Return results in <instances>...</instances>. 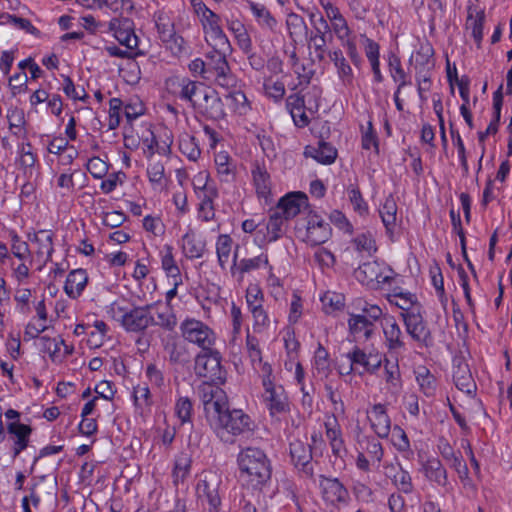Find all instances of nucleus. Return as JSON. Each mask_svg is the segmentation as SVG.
I'll use <instances>...</instances> for the list:
<instances>
[{"instance_id": "obj_55", "label": "nucleus", "mask_w": 512, "mask_h": 512, "mask_svg": "<svg viewBox=\"0 0 512 512\" xmlns=\"http://www.w3.org/2000/svg\"><path fill=\"white\" fill-rule=\"evenodd\" d=\"M392 443L401 453L410 451V441L406 432L400 426H394L392 433Z\"/></svg>"}, {"instance_id": "obj_61", "label": "nucleus", "mask_w": 512, "mask_h": 512, "mask_svg": "<svg viewBox=\"0 0 512 512\" xmlns=\"http://www.w3.org/2000/svg\"><path fill=\"white\" fill-rule=\"evenodd\" d=\"M364 49L370 65L380 63V46L378 43L364 36Z\"/></svg>"}, {"instance_id": "obj_20", "label": "nucleus", "mask_w": 512, "mask_h": 512, "mask_svg": "<svg viewBox=\"0 0 512 512\" xmlns=\"http://www.w3.org/2000/svg\"><path fill=\"white\" fill-rule=\"evenodd\" d=\"M263 398L271 415L283 413L288 407L283 387L275 386L272 381L266 380Z\"/></svg>"}, {"instance_id": "obj_12", "label": "nucleus", "mask_w": 512, "mask_h": 512, "mask_svg": "<svg viewBox=\"0 0 512 512\" xmlns=\"http://www.w3.org/2000/svg\"><path fill=\"white\" fill-rule=\"evenodd\" d=\"M407 334L422 346L431 340V332L421 312V308L411 312H401Z\"/></svg>"}, {"instance_id": "obj_10", "label": "nucleus", "mask_w": 512, "mask_h": 512, "mask_svg": "<svg viewBox=\"0 0 512 512\" xmlns=\"http://www.w3.org/2000/svg\"><path fill=\"white\" fill-rule=\"evenodd\" d=\"M195 372L200 377L222 383L225 380V371L221 366L219 352L210 348L198 354L195 359Z\"/></svg>"}, {"instance_id": "obj_11", "label": "nucleus", "mask_w": 512, "mask_h": 512, "mask_svg": "<svg viewBox=\"0 0 512 512\" xmlns=\"http://www.w3.org/2000/svg\"><path fill=\"white\" fill-rule=\"evenodd\" d=\"M222 483V476L216 471L202 473L197 484L199 498H205L209 504L210 512H217L221 504L219 489Z\"/></svg>"}, {"instance_id": "obj_52", "label": "nucleus", "mask_w": 512, "mask_h": 512, "mask_svg": "<svg viewBox=\"0 0 512 512\" xmlns=\"http://www.w3.org/2000/svg\"><path fill=\"white\" fill-rule=\"evenodd\" d=\"M193 411L192 401L188 397H179L175 404V414L182 424L191 421Z\"/></svg>"}, {"instance_id": "obj_39", "label": "nucleus", "mask_w": 512, "mask_h": 512, "mask_svg": "<svg viewBox=\"0 0 512 512\" xmlns=\"http://www.w3.org/2000/svg\"><path fill=\"white\" fill-rule=\"evenodd\" d=\"M384 378L387 390L394 396L398 395L402 389L401 374L398 363L386 361L384 367Z\"/></svg>"}, {"instance_id": "obj_18", "label": "nucleus", "mask_w": 512, "mask_h": 512, "mask_svg": "<svg viewBox=\"0 0 512 512\" xmlns=\"http://www.w3.org/2000/svg\"><path fill=\"white\" fill-rule=\"evenodd\" d=\"M367 418L370 422L372 430L380 438H387L391 431V419L387 413L385 405L374 404L367 411Z\"/></svg>"}, {"instance_id": "obj_34", "label": "nucleus", "mask_w": 512, "mask_h": 512, "mask_svg": "<svg viewBox=\"0 0 512 512\" xmlns=\"http://www.w3.org/2000/svg\"><path fill=\"white\" fill-rule=\"evenodd\" d=\"M284 343H285V348L287 350L288 357L290 359L289 360L290 368L292 367V365L296 366L295 377H296L297 381L299 383H301V381L303 379V370H302L301 364L298 361H296L297 360L296 359L297 351L299 348V342L295 338V334H294L293 330H291V329L286 330L285 335H284ZM287 365H288V363H286V366Z\"/></svg>"}, {"instance_id": "obj_44", "label": "nucleus", "mask_w": 512, "mask_h": 512, "mask_svg": "<svg viewBox=\"0 0 512 512\" xmlns=\"http://www.w3.org/2000/svg\"><path fill=\"white\" fill-rule=\"evenodd\" d=\"M250 9L260 26L270 30H273L276 27V19L271 15L270 11L264 5L251 2Z\"/></svg>"}, {"instance_id": "obj_19", "label": "nucleus", "mask_w": 512, "mask_h": 512, "mask_svg": "<svg viewBox=\"0 0 512 512\" xmlns=\"http://www.w3.org/2000/svg\"><path fill=\"white\" fill-rule=\"evenodd\" d=\"M385 475L389 477L392 484L401 493L411 494L414 491V484L410 473L400 463H384Z\"/></svg>"}, {"instance_id": "obj_63", "label": "nucleus", "mask_w": 512, "mask_h": 512, "mask_svg": "<svg viewBox=\"0 0 512 512\" xmlns=\"http://www.w3.org/2000/svg\"><path fill=\"white\" fill-rule=\"evenodd\" d=\"M126 221V215L121 211L105 212L102 216V222L110 228H117Z\"/></svg>"}, {"instance_id": "obj_3", "label": "nucleus", "mask_w": 512, "mask_h": 512, "mask_svg": "<svg viewBox=\"0 0 512 512\" xmlns=\"http://www.w3.org/2000/svg\"><path fill=\"white\" fill-rule=\"evenodd\" d=\"M217 437L226 444L235 442L236 437L250 434L254 430V422L241 409H227L211 424Z\"/></svg>"}, {"instance_id": "obj_29", "label": "nucleus", "mask_w": 512, "mask_h": 512, "mask_svg": "<svg viewBox=\"0 0 512 512\" xmlns=\"http://www.w3.org/2000/svg\"><path fill=\"white\" fill-rule=\"evenodd\" d=\"M191 5L202 24L204 33L221 25L220 16L210 10L203 1L191 0Z\"/></svg>"}, {"instance_id": "obj_59", "label": "nucleus", "mask_w": 512, "mask_h": 512, "mask_svg": "<svg viewBox=\"0 0 512 512\" xmlns=\"http://www.w3.org/2000/svg\"><path fill=\"white\" fill-rule=\"evenodd\" d=\"M227 100L230 101L235 112L239 114L246 113L248 105L247 98L242 91H234L230 93L227 97Z\"/></svg>"}, {"instance_id": "obj_27", "label": "nucleus", "mask_w": 512, "mask_h": 512, "mask_svg": "<svg viewBox=\"0 0 512 512\" xmlns=\"http://www.w3.org/2000/svg\"><path fill=\"white\" fill-rule=\"evenodd\" d=\"M387 300L401 309L402 312H411L421 308L416 295L408 291H403L401 288H394L392 292L387 295Z\"/></svg>"}, {"instance_id": "obj_37", "label": "nucleus", "mask_w": 512, "mask_h": 512, "mask_svg": "<svg viewBox=\"0 0 512 512\" xmlns=\"http://www.w3.org/2000/svg\"><path fill=\"white\" fill-rule=\"evenodd\" d=\"M8 431L16 438L14 443V456H17L27 447L28 438L31 434V428L28 425L19 422H13L8 425Z\"/></svg>"}, {"instance_id": "obj_17", "label": "nucleus", "mask_w": 512, "mask_h": 512, "mask_svg": "<svg viewBox=\"0 0 512 512\" xmlns=\"http://www.w3.org/2000/svg\"><path fill=\"white\" fill-rule=\"evenodd\" d=\"M453 381L456 387L471 395L476 391V383L472 377L468 363L462 357H455L453 359Z\"/></svg>"}, {"instance_id": "obj_48", "label": "nucleus", "mask_w": 512, "mask_h": 512, "mask_svg": "<svg viewBox=\"0 0 512 512\" xmlns=\"http://www.w3.org/2000/svg\"><path fill=\"white\" fill-rule=\"evenodd\" d=\"M134 404L143 414L151 406V393L146 385H137L133 390Z\"/></svg>"}, {"instance_id": "obj_40", "label": "nucleus", "mask_w": 512, "mask_h": 512, "mask_svg": "<svg viewBox=\"0 0 512 512\" xmlns=\"http://www.w3.org/2000/svg\"><path fill=\"white\" fill-rule=\"evenodd\" d=\"M416 381L420 390L426 396H432L436 392L437 381L435 376L425 366H419L415 370Z\"/></svg>"}, {"instance_id": "obj_25", "label": "nucleus", "mask_w": 512, "mask_h": 512, "mask_svg": "<svg viewBox=\"0 0 512 512\" xmlns=\"http://www.w3.org/2000/svg\"><path fill=\"white\" fill-rule=\"evenodd\" d=\"M350 333L356 340L369 339L375 331V325L366 318V315L352 314L348 320Z\"/></svg>"}, {"instance_id": "obj_28", "label": "nucleus", "mask_w": 512, "mask_h": 512, "mask_svg": "<svg viewBox=\"0 0 512 512\" xmlns=\"http://www.w3.org/2000/svg\"><path fill=\"white\" fill-rule=\"evenodd\" d=\"M33 245H36L35 253L39 259L48 261L53 252V234L48 230H40L29 237Z\"/></svg>"}, {"instance_id": "obj_54", "label": "nucleus", "mask_w": 512, "mask_h": 512, "mask_svg": "<svg viewBox=\"0 0 512 512\" xmlns=\"http://www.w3.org/2000/svg\"><path fill=\"white\" fill-rule=\"evenodd\" d=\"M180 151L187 156L189 160L195 161L200 156V149L198 148L195 139L190 136H185L179 141Z\"/></svg>"}, {"instance_id": "obj_15", "label": "nucleus", "mask_w": 512, "mask_h": 512, "mask_svg": "<svg viewBox=\"0 0 512 512\" xmlns=\"http://www.w3.org/2000/svg\"><path fill=\"white\" fill-rule=\"evenodd\" d=\"M409 64L415 73L432 72L435 67L434 49L429 41L419 42L415 51L411 54Z\"/></svg>"}, {"instance_id": "obj_4", "label": "nucleus", "mask_w": 512, "mask_h": 512, "mask_svg": "<svg viewBox=\"0 0 512 512\" xmlns=\"http://www.w3.org/2000/svg\"><path fill=\"white\" fill-rule=\"evenodd\" d=\"M355 278L364 286L372 290H378L385 285H390L396 273L385 262L369 261L361 264L354 271Z\"/></svg>"}, {"instance_id": "obj_23", "label": "nucleus", "mask_w": 512, "mask_h": 512, "mask_svg": "<svg viewBox=\"0 0 512 512\" xmlns=\"http://www.w3.org/2000/svg\"><path fill=\"white\" fill-rule=\"evenodd\" d=\"M422 472L425 478L440 487L449 485L447 470L436 457H430L422 463Z\"/></svg>"}, {"instance_id": "obj_6", "label": "nucleus", "mask_w": 512, "mask_h": 512, "mask_svg": "<svg viewBox=\"0 0 512 512\" xmlns=\"http://www.w3.org/2000/svg\"><path fill=\"white\" fill-rule=\"evenodd\" d=\"M227 53L213 50L206 55L207 75H205V80L213 81L224 88L233 87L237 82L226 60Z\"/></svg>"}, {"instance_id": "obj_43", "label": "nucleus", "mask_w": 512, "mask_h": 512, "mask_svg": "<svg viewBox=\"0 0 512 512\" xmlns=\"http://www.w3.org/2000/svg\"><path fill=\"white\" fill-rule=\"evenodd\" d=\"M345 306V297L342 293L327 291L322 295V310L325 313L341 311Z\"/></svg>"}, {"instance_id": "obj_41", "label": "nucleus", "mask_w": 512, "mask_h": 512, "mask_svg": "<svg viewBox=\"0 0 512 512\" xmlns=\"http://www.w3.org/2000/svg\"><path fill=\"white\" fill-rule=\"evenodd\" d=\"M205 40L215 51L230 52L231 45L221 25L204 33Z\"/></svg>"}, {"instance_id": "obj_30", "label": "nucleus", "mask_w": 512, "mask_h": 512, "mask_svg": "<svg viewBox=\"0 0 512 512\" xmlns=\"http://www.w3.org/2000/svg\"><path fill=\"white\" fill-rule=\"evenodd\" d=\"M168 83H177L180 88L179 97L183 100L189 101L195 108V100L199 97V91L205 88V86L196 81H192L189 78H172Z\"/></svg>"}, {"instance_id": "obj_9", "label": "nucleus", "mask_w": 512, "mask_h": 512, "mask_svg": "<svg viewBox=\"0 0 512 512\" xmlns=\"http://www.w3.org/2000/svg\"><path fill=\"white\" fill-rule=\"evenodd\" d=\"M347 357L350 361V370H354L360 375L376 373L381 367L383 359L379 351L373 348L361 349L358 346L348 352Z\"/></svg>"}, {"instance_id": "obj_22", "label": "nucleus", "mask_w": 512, "mask_h": 512, "mask_svg": "<svg viewBox=\"0 0 512 512\" xmlns=\"http://www.w3.org/2000/svg\"><path fill=\"white\" fill-rule=\"evenodd\" d=\"M238 245L234 247V241L228 234H221L216 240V253L219 265L225 269L236 266Z\"/></svg>"}, {"instance_id": "obj_47", "label": "nucleus", "mask_w": 512, "mask_h": 512, "mask_svg": "<svg viewBox=\"0 0 512 512\" xmlns=\"http://www.w3.org/2000/svg\"><path fill=\"white\" fill-rule=\"evenodd\" d=\"M503 104V94H502V86H500L493 93V109H494V117L490 124L488 125L485 134H495L498 131V125L501 117V108Z\"/></svg>"}, {"instance_id": "obj_8", "label": "nucleus", "mask_w": 512, "mask_h": 512, "mask_svg": "<svg viewBox=\"0 0 512 512\" xmlns=\"http://www.w3.org/2000/svg\"><path fill=\"white\" fill-rule=\"evenodd\" d=\"M151 306L135 307L130 311H124L122 308H112L114 318L121 323L125 330L129 332H142L150 324L154 317L151 314Z\"/></svg>"}, {"instance_id": "obj_38", "label": "nucleus", "mask_w": 512, "mask_h": 512, "mask_svg": "<svg viewBox=\"0 0 512 512\" xmlns=\"http://www.w3.org/2000/svg\"><path fill=\"white\" fill-rule=\"evenodd\" d=\"M182 250L188 258H200L205 251V243L197 239L195 233L189 230L182 237Z\"/></svg>"}, {"instance_id": "obj_58", "label": "nucleus", "mask_w": 512, "mask_h": 512, "mask_svg": "<svg viewBox=\"0 0 512 512\" xmlns=\"http://www.w3.org/2000/svg\"><path fill=\"white\" fill-rule=\"evenodd\" d=\"M349 200L353 206V209L359 215H366L368 213V205L364 198L362 197L361 192L358 189H351L348 192Z\"/></svg>"}, {"instance_id": "obj_60", "label": "nucleus", "mask_w": 512, "mask_h": 512, "mask_svg": "<svg viewBox=\"0 0 512 512\" xmlns=\"http://www.w3.org/2000/svg\"><path fill=\"white\" fill-rule=\"evenodd\" d=\"M63 90L68 97L74 100L85 101L88 97L84 88H76L71 78L68 76L64 77Z\"/></svg>"}, {"instance_id": "obj_13", "label": "nucleus", "mask_w": 512, "mask_h": 512, "mask_svg": "<svg viewBox=\"0 0 512 512\" xmlns=\"http://www.w3.org/2000/svg\"><path fill=\"white\" fill-rule=\"evenodd\" d=\"M195 108L211 119H221L225 116L223 104L218 93L209 87L199 91V97L195 100Z\"/></svg>"}, {"instance_id": "obj_53", "label": "nucleus", "mask_w": 512, "mask_h": 512, "mask_svg": "<svg viewBox=\"0 0 512 512\" xmlns=\"http://www.w3.org/2000/svg\"><path fill=\"white\" fill-rule=\"evenodd\" d=\"M147 174L152 184L162 187L165 180L164 165L160 161L152 160L147 168Z\"/></svg>"}, {"instance_id": "obj_56", "label": "nucleus", "mask_w": 512, "mask_h": 512, "mask_svg": "<svg viewBox=\"0 0 512 512\" xmlns=\"http://www.w3.org/2000/svg\"><path fill=\"white\" fill-rule=\"evenodd\" d=\"M162 268L166 271L168 276L177 277L179 276V268L175 263L172 247L167 245L165 246V252L162 256Z\"/></svg>"}, {"instance_id": "obj_5", "label": "nucleus", "mask_w": 512, "mask_h": 512, "mask_svg": "<svg viewBox=\"0 0 512 512\" xmlns=\"http://www.w3.org/2000/svg\"><path fill=\"white\" fill-rule=\"evenodd\" d=\"M198 395L210 424L229 408L228 397L219 386L204 382L198 387Z\"/></svg>"}, {"instance_id": "obj_16", "label": "nucleus", "mask_w": 512, "mask_h": 512, "mask_svg": "<svg viewBox=\"0 0 512 512\" xmlns=\"http://www.w3.org/2000/svg\"><path fill=\"white\" fill-rule=\"evenodd\" d=\"M382 330L384 345L389 352L398 353L405 349L403 332L393 316H384Z\"/></svg>"}, {"instance_id": "obj_21", "label": "nucleus", "mask_w": 512, "mask_h": 512, "mask_svg": "<svg viewBox=\"0 0 512 512\" xmlns=\"http://www.w3.org/2000/svg\"><path fill=\"white\" fill-rule=\"evenodd\" d=\"M109 28L114 32L118 42L129 50H133L138 46V38L133 31L132 22L129 19L120 20L113 18L109 23Z\"/></svg>"}, {"instance_id": "obj_26", "label": "nucleus", "mask_w": 512, "mask_h": 512, "mask_svg": "<svg viewBox=\"0 0 512 512\" xmlns=\"http://www.w3.org/2000/svg\"><path fill=\"white\" fill-rule=\"evenodd\" d=\"M379 214L387 235L390 239H393L394 231L397 226V204L392 195L386 197L379 209Z\"/></svg>"}, {"instance_id": "obj_1", "label": "nucleus", "mask_w": 512, "mask_h": 512, "mask_svg": "<svg viewBox=\"0 0 512 512\" xmlns=\"http://www.w3.org/2000/svg\"><path fill=\"white\" fill-rule=\"evenodd\" d=\"M308 207V197L304 192L293 191L281 197L277 205L270 210L267 223L270 241L280 238L286 230L287 223Z\"/></svg>"}, {"instance_id": "obj_46", "label": "nucleus", "mask_w": 512, "mask_h": 512, "mask_svg": "<svg viewBox=\"0 0 512 512\" xmlns=\"http://www.w3.org/2000/svg\"><path fill=\"white\" fill-rule=\"evenodd\" d=\"M354 248L358 252H364L372 255L377 251L376 241L370 232H363L355 236L352 240Z\"/></svg>"}, {"instance_id": "obj_45", "label": "nucleus", "mask_w": 512, "mask_h": 512, "mask_svg": "<svg viewBox=\"0 0 512 512\" xmlns=\"http://www.w3.org/2000/svg\"><path fill=\"white\" fill-rule=\"evenodd\" d=\"M389 69L392 79L398 83L399 89H402L406 85H410L411 81L407 79V75L402 68L401 60L398 56L392 54L389 57Z\"/></svg>"}, {"instance_id": "obj_24", "label": "nucleus", "mask_w": 512, "mask_h": 512, "mask_svg": "<svg viewBox=\"0 0 512 512\" xmlns=\"http://www.w3.org/2000/svg\"><path fill=\"white\" fill-rule=\"evenodd\" d=\"M290 455L296 467L301 468L308 476L313 475V466L310 463L312 455L309 446L301 441L291 442Z\"/></svg>"}, {"instance_id": "obj_51", "label": "nucleus", "mask_w": 512, "mask_h": 512, "mask_svg": "<svg viewBox=\"0 0 512 512\" xmlns=\"http://www.w3.org/2000/svg\"><path fill=\"white\" fill-rule=\"evenodd\" d=\"M152 324L158 325L168 331H172L177 325V319L172 310L165 307L163 310L157 311L156 318L153 320Z\"/></svg>"}, {"instance_id": "obj_32", "label": "nucleus", "mask_w": 512, "mask_h": 512, "mask_svg": "<svg viewBox=\"0 0 512 512\" xmlns=\"http://www.w3.org/2000/svg\"><path fill=\"white\" fill-rule=\"evenodd\" d=\"M307 95L300 97L290 95L286 100V105L290 110L291 116L297 126L304 127L309 123V116L306 110H303Z\"/></svg>"}, {"instance_id": "obj_50", "label": "nucleus", "mask_w": 512, "mask_h": 512, "mask_svg": "<svg viewBox=\"0 0 512 512\" xmlns=\"http://www.w3.org/2000/svg\"><path fill=\"white\" fill-rule=\"evenodd\" d=\"M215 164L221 181L230 182L234 178V173L229 164V156L227 154L219 153L216 155Z\"/></svg>"}, {"instance_id": "obj_2", "label": "nucleus", "mask_w": 512, "mask_h": 512, "mask_svg": "<svg viewBox=\"0 0 512 512\" xmlns=\"http://www.w3.org/2000/svg\"><path fill=\"white\" fill-rule=\"evenodd\" d=\"M240 479L247 485L257 488L271 476V468L265 453L254 447L242 449L237 456Z\"/></svg>"}, {"instance_id": "obj_49", "label": "nucleus", "mask_w": 512, "mask_h": 512, "mask_svg": "<svg viewBox=\"0 0 512 512\" xmlns=\"http://www.w3.org/2000/svg\"><path fill=\"white\" fill-rule=\"evenodd\" d=\"M192 460L189 455L181 454L175 461V466L173 470L174 482L178 483L180 481H184L187 475L190 472Z\"/></svg>"}, {"instance_id": "obj_62", "label": "nucleus", "mask_w": 512, "mask_h": 512, "mask_svg": "<svg viewBox=\"0 0 512 512\" xmlns=\"http://www.w3.org/2000/svg\"><path fill=\"white\" fill-rule=\"evenodd\" d=\"M264 90L266 95L274 100H280L285 94L284 84L271 79L264 82Z\"/></svg>"}, {"instance_id": "obj_33", "label": "nucleus", "mask_w": 512, "mask_h": 512, "mask_svg": "<svg viewBox=\"0 0 512 512\" xmlns=\"http://www.w3.org/2000/svg\"><path fill=\"white\" fill-rule=\"evenodd\" d=\"M87 274L83 269H76L71 271L66 279L64 290L70 298H77L80 296L87 284Z\"/></svg>"}, {"instance_id": "obj_64", "label": "nucleus", "mask_w": 512, "mask_h": 512, "mask_svg": "<svg viewBox=\"0 0 512 512\" xmlns=\"http://www.w3.org/2000/svg\"><path fill=\"white\" fill-rule=\"evenodd\" d=\"M365 451L377 463L382 460L384 455L382 444L374 438L367 439Z\"/></svg>"}, {"instance_id": "obj_14", "label": "nucleus", "mask_w": 512, "mask_h": 512, "mask_svg": "<svg viewBox=\"0 0 512 512\" xmlns=\"http://www.w3.org/2000/svg\"><path fill=\"white\" fill-rule=\"evenodd\" d=\"M322 498L327 505L332 508L339 509L341 505H345L349 493L347 489L338 481V479H330L322 477ZM334 510L331 509V512Z\"/></svg>"}, {"instance_id": "obj_57", "label": "nucleus", "mask_w": 512, "mask_h": 512, "mask_svg": "<svg viewBox=\"0 0 512 512\" xmlns=\"http://www.w3.org/2000/svg\"><path fill=\"white\" fill-rule=\"evenodd\" d=\"M330 58L337 67L338 74L341 78H350L352 76V69L347 63L341 51H334L330 54Z\"/></svg>"}, {"instance_id": "obj_36", "label": "nucleus", "mask_w": 512, "mask_h": 512, "mask_svg": "<svg viewBox=\"0 0 512 512\" xmlns=\"http://www.w3.org/2000/svg\"><path fill=\"white\" fill-rule=\"evenodd\" d=\"M163 348L169 356V361L174 364H184L188 361V353L183 344L175 337L168 336L163 340Z\"/></svg>"}, {"instance_id": "obj_31", "label": "nucleus", "mask_w": 512, "mask_h": 512, "mask_svg": "<svg viewBox=\"0 0 512 512\" xmlns=\"http://www.w3.org/2000/svg\"><path fill=\"white\" fill-rule=\"evenodd\" d=\"M324 424L326 428V436L329 440L333 454L335 456L342 457L346 450L336 418H328Z\"/></svg>"}, {"instance_id": "obj_35", "label": "nucleus", "mask_w": 512, "mask_h": 512, "mask_svg": "<svg viewBox=\"0 0 512 512\" xmlns=\"http://www.w3.org/2000/svg\"><path fill=\"white\" fill-rule=\"evenodd\" d=\"M218 197L216 187H205V194L202 196L198 208V218L202 221L209 222L215 217L214 200Z\"/></svg>"}, {"instance_id": "obj_7", "label": "nucleus", "mask_w": 512, "mask_h": 512, "mask_svg": "<svg viewBox=\"0 0 512 512\" xmlns=\"http://www.w3.org/2000/svg\"><path fill=\"white\" fill-rule=\"evenodd\" d=\"M180 330L186 341L199 346L202 351L212 348L216 340L215 333L207 324L193 318L184 320Z\"/></svg>"}, {"instance_id": "obj_42", "label": "nucleus", "mask_w": 512, "mask_h": 512, "mask_svg": "<svg viewBox=\"0 0 512 512\" xmlns=\"http://www.w3.org/2000/svg\"><path fill=\"white\" fill-rule=\"evenodd\" d=\"M252 175L257 195L262 198H267L270 195L271 190L269 174L266 170L257 166L253 169Z\"/></svg>"}]
</instances>
